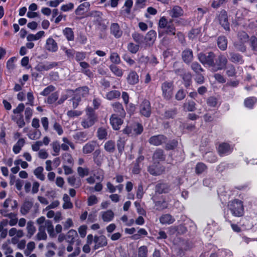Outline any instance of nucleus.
<instances>
[{"instance_id":"nucleus-1","label":"nucleus","mask_w":257,"mask_h":257,"mask_svg":"<svg viewBox=\"0 0 257 257\" xmlns=\"http://www.w3.org/2000/svg\"><path fill=\"white\" fill-rule=\"evenodd\" d=\"M36 223L39 225V232L37 234L36 237L38 240H46L47 238L45 229L51 237H55L56 234L55 232L54 226L51 220H46L44 216H41L36 220Z\"/></svg>"},{"instance_id":"nucleus-2","label":"nucleus","mask_w":257,"mask_h":257,"mask_svg":"<svg viewBox=\"0 0 257 257\" xmlns=\"http://www.w3.org/2000/svg\"><path fill=\"white\" fill-rule=\"evenodd\" d=\"M85 113L82 118L81 125L84 128H88L97 121L98 117L94 109L91 107H87L85 109Z\"/></svg>"},{"instance_id":"nucleus-3","label":"nucleus","mask_w":257,"mask_h":257,"mask_svg":"<svg viewBox=\"0 0 257 257\" xmlns=\"http://www.w3.org/2000/svg\"><path fill=\"white\" fill-rule=\"evenodd\" d=\"M173 20L170 19L168 21L165 17H162L160 18L158 23V27L161 29L165 30V33L168 35H176V28L172 23Z\"/></svg>"},{"instance_id":"nucleus-4","label":"nucleus","mask_w":257,"mask_h":257,"mask_svg":"<svg viewBox=\"0 0 257 257\" xmlns=\"http://www.w3.org/2000/svg\"><path fill=\"white\" fill-rule=\"evenodd\" d=\"M228 208L232 214L236 217H240L243 214V205L241 201L234 199L229 201L228 204Z\"/></svg>"},{"instance_id":"nucleus-5","label":"nucleus","mask_w":257,"mask_h":257,"mask_svg":"<svg viewBox=\"0 0 257 257\" xmlns=\"http://www.w3.org/2000/svg\"><path fill=\"white\" fill-rule=\"evenodd\" d=\"M215 55L212 52H209L206 53H200L198 54V59L199 61L204 65H207L212 67L214 65Z\"/></svg>"},{"instance_id":"nucleus-6","label":"nucleus","mask_w":257,"mask_h":257,"mask_svg":"<svg viewBox=\"0 0 257 257\" xmlns=\"http://www.w3.org/2000/svg\"><path fill=\"white\" fill-rule=\"evenodd\" d=\"M214 65H212V69L213 71L221 70L226 68L228 60L226 56L223 54H220L217 58H215Z\"/></svg>"},{"instance_id":"nucleus-7","label":"nucleus","mask_w":257,"mask_h":257,"mask_svg":"<svg viewBox=\"0 0 257 257\" xmlns=\"http://www.w3.org/2000/svg\"><path fill=\"white\" fill-rule=\"evenodd\" d=\"M162 95L166 100H169L173 95V83L172 82L165 81L161 86Z\"/></svg>"},{"instance_id":"nucleus-8","label":"nucleus","mask_w":257,"mask_h":257,"mask_svg":"<svg viewBox=\"0 0 257 257\" xmlns=\"http://www.w3.org/2000/svg\"><path fill=\"white\" fill-rule=\"evenodd\" d=\"M140 114L146 117H149L151 114V106L150 101L144 99L139 106Z\"/></svg>"},{"instance_id":"nucleus-9","label":"nucleus","mask_w":257,"mask_h":257,"mask_svg":"<svg viewBox=\"0 0 257 257\" xmlns=\"http://www.w3.org/2000/svg\"><path fill=\"white\" fill-rule=\"evenodd\" d=\"M217 19L220 24L226 31H229V23L228 21L227 12L225 10H221L217 16Z\"/></svg>"},{"instance_id":"nucleus-10","label":"nucleus","mask_w":257,"mask_h":257,"mask_svg":"<svg viewBox=\"0 0 257 257\" xmlns=\"http://www.w3.org/2000/svg\"><path fill=\"white\" fill-rule=\"evenodd\" d=\"M58 63L56 62H45L38 64L34 69L37 71L42 72L43 71H48L58 66Z\"/></svg>"},{"instance_id":"nucleus-11","label":"nucleus","mask_w":257,"mask_h":257,"mask_svg":"<svg viewBox=\"0 0 257 257\" xmlns=\"http://www.w3.org/2000/svg\"><path fill=\"white\" fill-rule=\"evenodd\" d=\"M167 137L163 135L152 136L149 140V143L153 146H160L167 141Z\"/></svg>"},{"instance_id":"nucleus-12","label":"nucleus","mask_w":257,"mask_h":257,"mask_svg":"<svg viewBox=\"0 0 257 257\" xmlns=\"http://www.w3.org/2000/svg\"><path fill=\"white\" fill-rule=\"evenodd\" d=\"M73 138L78 144H82L89 139L88 133L85 132H76L73 135Z\"/></svg>"},{"instance_id":"nucleus-13","label":"nucleus","mask_w":257,"mask_h":257,"mask_svg":"<svg viewBox=\"0 0 257 257\" xmlns=\"http://www.w3.org/2000/svg\"><path fill=\"white\" fill-rule=\"evenodd\" d=\"M110 32L115 38H119L122 35V31L120 29L118 24L113 23L110 26Z\"/></svg>"},{"instance_id":"nucleus-14","label":"nucleus","mask_w":257,"mask_h":257,"mask_svg":"<svg viewBox=\"0 0 257 257\" xmlns=\"http://www.w3.org/2000/svg\"><path fill=\"white\" fill-rule=\"evenodd\" d=\"M232 148L227 143L220 144L218 147V152L220 156L227 155L231 153Z\"/></svg>"},{"instance_id":"nucleus-15","label":"nucleus","mask_w":257,"mask_h":257,"mask_svg":"<svg viewBox=\"0 0 257 257\" xmlns=\"http://www.w3.org/2000/svg\"><path fill=\"white\" fill-rule=\"evenodd\" d=\"M94 241L95 243L94 245V249H97L100 247L106 246L107 244V239L104 235L99 236H95L94 237Z\"/></svg>"},{"instance_id":"nucleus-16","label":"nucleus","mask_w":257,"mask_h":257,"mask_svg":"<svg viewBox=\"0 0 257 257\" xmlns=\"http://www.w3.org/2000/svg\"><path fill=\"white\" fill-rule=\"evenodd\" d=\"M148 172L152 175L158 176L161 175L165 171L163 167L156 164H153L149 167Z\"/></svg>"},{"instance_id":"nucleus-17","label":"nucleus","mask_w":257,"mask_h":257,"mask_svg":"<svg viewBox=\"0 0 257 257\" xmlns=\"http://www.w3.org/2000/svg\"><path fill=\"white\" fill-rule=\"evenodd\" d=\"M112 106L114 111L116 113L115 114L123 118L125 116V111L122 106V105L119 102H115L112 104Z\"/></svg>"},{"instance_id":"nucleus-18","label":"nucleus","mask_w":257,"mask_h":257,"mask_svg":"<svg viewBox=\"0 0 257 257\" xmlns=\"http://www.w3.org/2000/svg\"><path fill=\"white\" fill-rule=\"evenodd\" d=\"M121 117H118L116 114H112L110 118V122L114 130L119 129V126L122 123Z\"/></svg>"},{"instance_id":"nucleus-19","label":"nucleus","mask_w":257,"mask_h":257,"mask_svg":"<svg viewBox=\"0 0 257 257\" xmlns=\"http://www.w3.org/2000/svg\"><path fill=\"white\" fill-rule=\"evenodd\" d=\"M46 49L52 52H55L58 50V47L56 42L52 38H49L46 40Z\"/></svg>"},{"instance_id":"nucleus-20","label":"nucleus","mask_w":257,"mask_h":257,"mask_svg":"<svg viewBox=\"0 0 257 257\" xmlns=\"http://www.w3.org/2000/svg\"><path fill=\"white\" fill-rule=\"evenodd\" d=\"M97 146V144L96 141H90L83 147L82 152L85 154H90L95 150Z\"/></svg>"},{"instance_id":"nucleus-21","label":"nucleus","mask_w":257,"mask_h":257,"mask_svg":"<svg viewBox=\"0 0 257 257\" xmlns=\"http://www.w3.org/2000/svg\"><path fill=\"white\" fill-rule=\"evenodd\" d=\"M229 60L235 64H242L244 63L243 57L238 53H236L233 52L229 53Z\"/></svg>"},{"instance_id":"nucleus-22","label":"nucleus","mask_w":257,"mask_h":257,"mask_svg":"<svg viewBox=\"0 0 257 257\" xmlns=\"http://www.w3.org/2000/svg\"><path fill=\"white\" fill-rule=\"evenodd\" d=\"M171 190L170 186L165 183H158L156 185L155 190L159 194L168 193Z\"/></svg>"},{"instance_id":"nucleus-23","label":"nucleus","mask_w":257,"mask_h":257,"mask_svg":"<svg viewBox=\"0 0 257 257\" xmlns=\"http://www.w3.org/2000/svg\"><path fill=\"white\" fill-rule=\"evenodd\" d=\"M156 32L154 30H151L148 32L146 36L144 37L145 42L146 45L151 46L153 45L156 38Z\"/></svg>"},{"instance_id":"nucleus-24","label":"nucleus","mask_w":257,"mask_h":257,"mask_svg":"<svg viewBox=\"0 0 257 257\" xmlns=\"http://www.w3.org/2000/svg\"><path fill=\"white\" fill-rule=\"evenodd\" d=\"M182 58L185 63H189L192 61L193 58L192 51L189 49L184 50L182 53Z\"/></svg>"},{"instance_id":"nucleus-25","label":"nucleus","mask_w":257,"mask_h":257,"mask_svg":"<svg viewBox=\"0 0 257 257\" xmlns=\"http://www.w3.org/2000/svg\"><path fill=\"white\" fill-rule=\"evenodd\" d=\"M127 83L130 85H135L139 81V75L135 71H131L126 78Z\"/></svg>"},{"instance_id":"nucleus-26","label":"nucleus","mask_w":257,"mask_h":257,"mask_svg":"<svg viewBox=\"0 0 257 257\" xmlns=\"http://www.w3.org/2000/svg\"><path fill=\"white\" fill-rule=\"evenodd\" d=\"M89 89L87 86L80 87L75 89L74 95L81 97H87L89 94Z\"/></svg>"},{"instance_id":"nucleus-27","label":"nucleus","mask_w":257,"mask_h":257,"mask_svg":"<svg viewBox=\"0 0 257 257\" xmlns=\"http://www.w3.org/2000/svg\"><path fill=\"white\" fill-rule=\"evenodd\" d=\"M169 14L172 18H178L183 15V10L178 6H175L171 10L168 11Z\"/></svg>"},{"instance_id":"nucleus-28","label":"nucleus","mask_w":257,"mask_h":257,"mask_svg":"<svg viewBox=\"0 0 257 257\" xmlns=\"http://www.w3.org/2000/svg\"><path fill=\"white\" fill-rule=\"evenodd\" d=\"M67 182L71 186L75 188H79L82 185L81 179L77 178L74 176L69 177L67 178Z\"/></svg>"},{"instance_id":"nucleus-29","label":"nucleus","mask_w":257,"mask_h":257,"mask_svg":"<svg viewBox=\"0 0 257 257\" xmlns=\"http://www.w3.org/2000/svg\"><path fill=\"white\" fill-rule=\"evenodd\" d=\"M175 220V218L170 214H163L160 217V222L162 224H170Z\"/></svg>"},{"instance_id":"nucleus-30","label":"nucleus","mask_w":257,"mask_h":257,"mask_svg":"<svg viewBox=\"0 0 257 257\" xmlns=\"http://www.w3.org/2000/svg\"><path fill=\"white\" fill-rule=\"evenodd\" d=\"M153 160L155 162L164 161L165 159V155L163 150L160 149H157L153 156Z\"/></svg>"},{"instance_id":"nucleus-31","label":"nucleus","mask_w":257,"mask_h":257,"mask_svg":"<svg viewBox=\"0 0 257 257\" xmlns=\"http://www.w3.org/2000/svg\"><path fill=\"white\" fill-rule=\"evenodd\" d=\"M33 205L32 201H25L21 208V213L23 215L27 214Z\"/></svg>"},{"instance_id":"nucleus-32","label":"nucleus","mask_w":257,"mask_h":257,"mask_svg":"<svg viewBox=\"0 0 257 257\" xmlns=\"http://www.w3.org/2000/svg\"><path fill=\"white\" fill-rule=\"evenodd\" d=\"M77 236V231L74 229H71L66 235V240L69 243H73L75 238Z\"/></svg>"},{"instance_id":"nucleus-33","label":"nucleus","mask_w":257,"mask_h":257,"mask_svg":"<svg viewBox=\"0 0 257 257\" xmlns=\"http://www.w3.org/2000/svg\"><path fill=\"white\" fill-rule=\"evenodd\" d=\"M25 144V140L23 138L19 139L16 144L13 146V151L15 154L19 153Z\"/></svg>"},{"instance_id":"nucleus-34","label":"nucleus","mask_w":257,"mask_h":257,"mask_svg":"<svg viewBox=\"0 0 257 257\" xmlns=\"http://www.w3.org/2000/svg\"><path fill=\"white\" fill-rule=\"evenodd\" d=\"M109 68L111 72L115 76L117 77H122L123 74V70L117 66L116 65L111 64Z\"/></svg>"},{"instance_id":"nucleus-35","label":"nucleus","mask_w":257,"mask_h":257,"mask_svg":"<svg viewBox=\"0 0 257 257\" xmlns=\"http://www.w3.org/2000/svg\"><path fill=\"white\" fill-rule=\"evenodd\" d=\"M101 217L104 221L109 222L113 219L114 217V213L112 210H108L106 211L101 212Z\"/></svg>"},{"instance_id":"nucleus-36","label":"nucleus","mask_w":257,"mask_h":257,"mask_svg":"<svg viewBox=\"0 0 257 257\" xmlns=\"http://www.w3.org/2000/svg\"><path fill=\"white\" fill-rule=\"evenodd\" d=\"M217 45L219 48L222 51H224L226 49L227 46V40L225 37L220 36L218 38Z\"/></svg>"},{"instance_id":"nucleus-37","label":"nucleus","mask_w":257,"mask_h":257,"mask_svg":"<svg viewBox=\"0 0 257 257\" xmlns=\"http://www.w3.org/2000/svg\"><path fill=\"white\" fill-rule=\"evenodd\" d=\"M104 148L106 152L109 153H113L115 150V142L112 140L106 142L104 145Z\"/></svg>"},{"instance_id":"nucleus-38","label":"nucleus","mask_w":257,"mask_h":257,"mask_svg":"<svg viewBox=\"0 0 257 257\" xmlns=\"http://www.w3.org/2000/svg\"><path fill=\"white\" fill-rule=\"evenodd\" d=\"M27 237L31 238L36 232V229L34 225V222L32 221H29L27 224Z\"/></svg>"},{"instance_id":"nucleus-39","label":"nucleus","mask_w":257,"mask_h":257,"mask_svg":"<svg viewBox=\"0 0 257 257\" xmlns=\"http://www.w3.org/2000/svg\"><path fill=\"white\" fill-rule=\"evenodd\" d=\"M89 7L90 3L88 2H85L78 7L75 11V13L77 15H82V12L88 10Z\"/></svg>"},{"instance_id":"nucleus-40","label":"nucleus","mask_w":257,"mask_h":257,"mask_svg":"<svg viewBox=\"0 0 257 257\" xmlns=\"http://www.w3.org/2000/svg\"><path fill=\"white\" fill-rule=\"evenodd\" d=\"M184 109L187 111H194L196 109V103L192 100H188L183 104Z\"/></svg>"},{"instance_id":"nucleus-41","label":"nucleus","mask_w":257,"mask_h":257,"mask_svg":"<svg viewBox=\"0 0 257 257\" xmlns=\"http://www.w3.org/2000/svg\"><path fill=\"white\" fill-rule=\"evenodd\" d=\"M90 16L95 19V21L99 25H101L102 22V13L99 11H94L90 13Z\"/></svg>"},{"instance_id":"nucleus-42","label":"nucleus","mask_w":257,"mask_h":257,"mask_svg":"<svg viewBox=\"0 0 257 257\" xmlns=\"http://www.w3.org/2000/svg\"><path fill=\"white\" fill-rule=\"evenodd\" d=\"M43 171L44 169L41 166L36 168L34 171V175L41 181H44L45 179V176L43 173Z\"/></svg>"},{"instance_id":"nucleus-43","label":"nucleus","mask_w":257,"mask_h":257,"mask_svg":"<svg viewBox=\"0 0 257 257\" xmlns=\"http://www.w3.org/2000/svg\"><path fill=\"white\" fill-rule=\"evenodd\" d=\"M64 203L63 207L64 209H70L73 207V204L70 201V198L68 194H65L63 197Z\"/></svg>"},{"instance_id":"nucleus-44","label":"nucleus","mask_w":257,"mask_h":257,"mask_svg":"<svg viewBox=\"0 0 257 257\" xmlns=\"http://www.w3.org/2000/svg\"><path fill=\"white\" fill-rule=\"evenodd\" d=\"M63 34L68 41H73L74 38V33L70 28H66L63 31Z\"/></svg>"},{"instance_id":"nucleus-45","label":"nucleus","mask_w":257,"mask_h":257,"mask_svg":"<svg viewBox=\"0 0 257 257\" xmlns=\"http://www.w3.org/2000/svg\"><path fill=\"white\" fill-rule=\"evenodd\" d=\"M109 59L112 64L118 65L121 62L120 57L116 52H111Z\"/></svg>"},{"instance_id":"nucleus-46","label":"nucleus","mask_w":257,"mask_h":257,"mask_svg":"<svg viewBox=\"0 0 257 257\" xmlns=\"http://www.w3.org/2000/svg\"><path fill=\"white\" fill-rule=\"evenodd\" d=\"M120 96V92L117 90H111L107 92L106 94V98L108 100H112L115 98H119Z\"/></svg>"},{"instance_id":"nucleus-47","label":"nucleus","mask_w":257,"mask_h":257,"mask_svg":"<svg viewBox=\"0 0 257 257\" xmlns=\"http://www.w3.org/2000/svg\"><path fill=\"white\" fill-rule=\"evenodd\" d=\"M63 160L65 163L69 165L73 166L74 164V161L71 155L68 153H65L62 156Z\"/></svg>"},{"instance_id":"nucleus-48","label":"nucleus","mask_w":257,"mask_h":257,"mask_svg":"<svg viewBox=\"0 0 257 257\" xmlns=\"http://www.w3.org/2000/svg\"><path fill=\"white\" fill-rule=\"evenodd\" d=\"M51 146L52 147V149L54 152V154H53V156H56L59 155L60 151V145L58 141H54L51 144Z\"/></svg>"},{"instance_id":"nucleus-49","label":"nucleus","mask_w":257,"mask_h":257,"mask_svg":"<svg viewBox=\"0 0 257 257\" xmlns=\"http://www.w3.org/2000/svg\"><path fill=\"white\" fill-rule=\"evenodd\" d=\"M132 37L134 40L139 44H142L145 42V38L144 36L138 33H135L132 34Z\"/></svg>"},{"instance_id":"nucleus-50","label":"nucleus","mask_w":257,"mask_h":257,"mask_svg":"<svg viewBox=\"0 0 257 257\" xmlns=\"http://www.w3.org/2000/svg\"><path fill=\"white\" fill-rule=\"evenodd\" d=\"M201 31V28H197L192 29L189 33V38L191 39H195L200 35Z\"/></svg>"},{"instance_id":"nucleus-51","label":"nucleus","mask_w":257,"mask_h":257,"mask_svg":"<svg viewBox=\"0 0 257 257\" xmlns=\"http://www.w3.org/2000/svg\"><path fill=\"white\" fill-rule=\"evenodd\" d=\"M107 132L106 128L104 127H100L98 129L97 136L99 140H103L106 138Z\"/></svg>"},{"instance_id":"nucleus-52","label":"nucleus","mask_w":257,"mask_h":257,"mask_svg":"<svg viewBox=\"0 0 257 257\" xmlns=\"http://www.w3.org/2000/svg\"><path fill=\"white\" fill-rule=\"evenodd\" d=\"M191 75L190 73H185L183 76L182 78L184 81V85L186 87H189L191 83Z\"/></svg>"},{"instance_id":"nucleus-53","label":"nucleus","mask_w":257,"mask_h":257,"mask_svg":"<svg viewBox=\"0 0 257 257\" xmlns=\"http://www.w3.org/2000/svg\"><path fill=\"white\" fill-rule=\"evenodd\" d=\"M155 205L156 209L158 210H162L168 207V203L165 200L156 201Z\"/></svg>"},{"instance_id":"nucleus-54","label":"nucleus","mask_w":257,"mask_h":257,"mask_svg":"<svg viewBox=\"0 0 257 257\" xmlns=\"http://www.w3.org/2000/svg\"><path fill=\"white\" fill-rule=\"evenodd\" d=\"M177 110L176 108H173L166 110L165 112L164 116L166 118H173L177 114Z\"/></svg>"},{"instance_id":"nucleus-55","label":"nucleus","mask_w":257,"mask_h":257,"mask_svg":"<svg viewBox=\"0 0 257 257\" xmlns=\"http://www.w3.org/2000/svg\"><path fill=\"white\" fill-rule=\"evenodd\" d=\"M256 101V98L254 97H249L244 100V105L246 107L251 108Z\"/></svg>"},{"instance_id":"nucleus-56","label":"nucleus","mask_w":257,"mask_h":257,"mask_svg":"<svg viewBox=\"0 0 257 257\" xmlns=\"http://www.w3.org/2000/svg\"><path fill=\"white\" fill-rule=\"evenodd\" d=\"M139 45L135 44L133 43H130L127 45L128 50L133 54H136L139 50Z\"/></svg>"},{"instance_id":"nucleus-57","label":"nucleus","mask_w":257,"mask_h":257,"mask_svg":"<svg viewBox=\"0 0 257 257\" xmlns=\"http://www.w3.org/2000/svg\"><path fill=\"white\" fill-rule=\"evenodd\" d=\"M191 68L197 74H199L200 72L203 71V69L201 65L196 62L192 63Z\"/></svg>"},{"instance_id":"nucleus-58","label":"nucleus","mask_w":257,"mask_h":257,"mask_svg":"<svg viewBox=\"0 0 257 257\" xmlns=\"http://www.w3.org/2000/svg\"><path fill=\"white\" fill-rule=\"evenodd\" d=\"M148 248L146 246H141L138 249V257H147Z\"/></svg>"},{"instance_id":"nucleus-59","label":"nucleus","mask_w":257,"mask_h":257,"mask_svg":"<svg viewBox=\"0 0 257 257\" xmlns=\"http://www.w3.org/2000/svg\"><path fill=\"white\" fill-rule=\"evenodd\" d=\"M133 129L135 134L137 135L142 134L144 130V128L142 124L139 123L135 124L133 125Z\"/></svg>"},{"instance_id":"nucleus-60","label":"nucleus","mask_w":257,"mask_h":257,"mask_svg":"<svg viewBox=\"0 0 257 257\" xmlns=\"http://www.w3.org/2000/svg\"><path fill=\"white\" fill-rule=\"evenodd\" d=\"M55 90V87L53 85H49L46 87L43 91L40 93V95L43 96H47L50 94L51 92H53Z\"/></svg>"},{"instance_id":"nucleus-61","label":"nucleus","mask_w":257,"mask_h":257,"mask_svg":"<svg viewBox=\"0 0 257 257\" xmlns=\"http://www.w3.org/2000/svg\"><path fill=\"white\" fill-rule=\"evenodd\" d=\"M98 202L97 197L94 195H91L88 197L87 205L89 206L97 204Z\"/></svg>"},{"instance_id":"nucleus-62","label":"nucleus","mask_w":257,"mask_h":257,"mask_svg":"<svg viewBox=\"0 0 257 257\" xmlns=\"http://www.w3.org/2000/svg\"><path fill=\"white\" fill-rule=\"evenodd\" d=\"M228 2V0H215L212 2L211 7L215 9H217L225 4Z\"/></svg>"},{"instance_id":"nucleus-63","label":"nucleus","mask_w":257,"mask_h":257,"mask_svg":"<svg viewBox=\"0 0 257 257\" xmlns=\"http://www.w3.org/2000/svg\"><path fill=\"white\" fill-rule=\"evenodd\" d=\"M58 96L59 94L57 92L52 93L47 98V103L53 104L58 99Z\"/></svg>"},{"instance_id":"nucleus-64","label":"nucleus","mask_w":257,"mask_h":257,"mask_svg":"<svg viewBox=\"0 0 257 257\" xmlns=\"http://www.w3.org/2000/svg\"><path fill=\"white\" fill-rule=\"evenodd\" d=\"M226 73L229 77H234L236 75V71L234 66L232 65L228 66Z\"/></svg>"}]
</instances>
